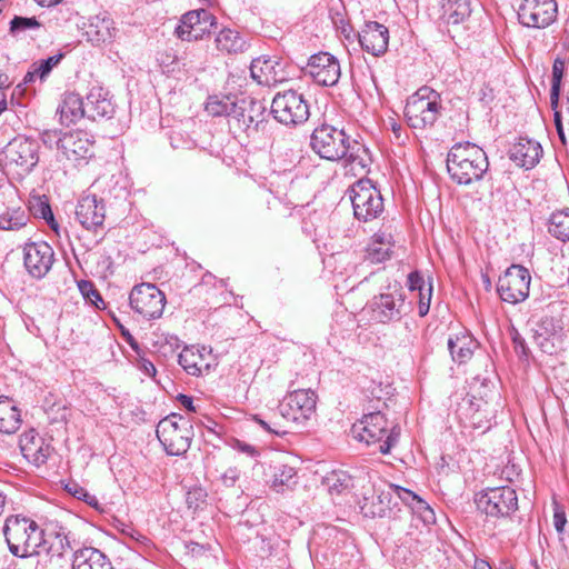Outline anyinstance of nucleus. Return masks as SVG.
Masks as SVG:
<instances>
[{
    "mask_svg": "<svg viewBox=\"0 0 569 569\" xmlns=\"http://www.w3.org/2000/svg\"><path fill=\"white\" fill-rule=\"evenodd\" d=\"M311 149L329 161L345 160L353 171H366L372 162L368 148L357 140H350L343 129L322 123L310 136Z\"/></svg>",
    "mask_w": 569,
    "mask_h": 569,
    "instance_id": "1",
    "label": "nucleus"
},
{
    "mask_svg": "<svg viewBox=\"0 0 569 569\" xmlns=\"http://www.w3.org/2000/svg\"><path fill=\"white\" fill-rule=\"evenodd\" d=\"M488 168L486 152L473 143H456L448 152L447 170L450 178L458 184L468 186L481 180Z\"/></svg>",
    "mask_w": 569,
    "mask_h": 569,
    "instance_id": "2",
    "label": "nucleus"
},
{
    "mask_svg": "<svg viewBox=\"0 0 569 569\" xmlns=\"http://www.w3.org/2000/svg\"><path fill=\"white\" fill-rule=\"evenodd\" d=\"M3 535L10 552L19 558L38 555L43 540V531L36 521L20 515L7 518Z\"/></svg>",
    "mask_w": 569,
    "mask_h": 569,
    "instance_id": "3",
    "label": "nucleus"
},
{
    "mask_svg": "<svg viewBox=\"0 0 569 569\" xmlns=\"http://www.w3.org/2000/svg\"><path fill=\"white\" fill-rule=\"evenodd\" d=\"M351 432L356 439L367 445L378 443V450L382 455L390 452L400 436V427L393 425L389 428L388 420L381 411L367 415L353 423Z\"/></svg>",
    "mask_w": 569,
    "mask_h": 569,
    "instance_id": "4",
    "label": "nucleus"
},
{
    "mask_svg": "<svg viewBox=\"0 0 569 569\" xmlns=\"http://www.w3.org/2000/svg\"><path fill=\"white\" fill-rule=\"evenodd\" d=\"M441 109L439 93L429 87H421L407 100L405 117L413 129L431 128L438 120Z\"/></svg>",
    "mask_w": 569,
    "mask_h": 569,
    "instance_id": "5",
    "label": "nucleus"
},
{
    "mask_svg": "<svg viewBox=\"0 0 569 569\" xmlns=\"http://www.w3.org/2000/svg\"><path fill=\"white\" fill-rule=\"evenodd\" d=\"M157 438L170 456H181L188 451L193 438L192 426L182 416L172 413L157 426Z\"/></svg>",
    "mask_w": 569,
    "mask_h": 569,
    "instance_id": "6",
    "label": "nucleus"
},
{
    "mask_svg": "<svg viewBox=\"0 0 569 569\" xmlns=\"http://www.w3.org/2000/svg\"><path fill=\"white\" fill-rule=\"evenodd\" d=\"M350 200L355 218L359 221L369 222L383 213L382 196L369 179H360L351 187Z\"/></svg>",
    "mask_w": 569,
    "mask_h": 569,
    "instance_id": "7",
    "label": "nucleus"
},
{
    "mask_svg": "<svg viewBox=\"0 0 569 569\" xmlns=\"http://www.w3.org/2000/svg\"><path fill=\"white\" fill-rule=\"evenodd\" d=\"M475 503L487 517L506 518L518 509V497L509 486L487 488L476 493Z\"/></svg>",
    "mask_w": 569,
    "mask_h": 569,
    "instance_id": "8",
    "label": "nucleus"
},
{
    "mask_svg": "<svg viewBox=\"0 0 569 569\" xmlns=\"http://www.w3.org/2000/svg\"><path fill=\"white\" fill-rule=\"evenodd\" d=\"M270 112L278 122L284 126L301 124L310 116L307 100L295 90L277 93L272 99Z\"/></svg>",
    "mask_w": 569,
    "mask_h": 569,
    "instance_id": "9",
    "label": "nucleus"
},
{
    "mask_svg": "<svg viewBox=\"0 0 569 569\" xmlns=\"http://www.w3.org/2000/svg\"><path fill=\"white\" fill-rule=\"evenodd\" d=\"M266 107L253 99H237L234 108L229 113V129L234 134L244 133L250 137L258 132L259 126L264 121Z\"/></svg>",
    "mask_w": 569,
    "mask_h": 569,
    "instance_id": "10",
    "label": "nucleus"
},
{
    "mask_svg": "<svg viewBox=\"0 0 569 569\" xmlns=\"http://www.w3.org/2000/svg\"><path fill=\"white\" fill-rule=\"evenodd\" d=\"M164 293L153 283L136 284L129 295L131 309L146 320L159 319L166 306Z\"/></svg>",
    "mask_w": 569,
    "mask_h": 569,
    "instance_id": "11",
    "label": "nucleus"
},
{
    "mask_svg": "<svg viewBox=\"0 0 569 569\" xmlns=\"http://www.w3.org/2000/svg\"><path fill=\"white\" fill-rule=\"evenodd\" d=\"M531 276L527 268L511 264L498 279L497 292L502 301L516 305L529 296Z\"/></svg>",
    "mask_w": 569,
    "mask_h": 569,
    "instance_id": "12",
    "label": "nucleus"
},
{
    "mask_svg": "<svg viewBox=\"0 0 569 569\" xmlns=\"http://www.w3.org/2000/svg\"><path fill=\"white\" fill-rule=\"evenodd\" d=\"M317 395L311 389H299L288 393L279 403L280 415L288 421L303 425L316 411Z\"/></svg>",
    "mask_w": 569,
    "mask_h": 569,
    "instance_id": "13",
    "label": "nucleus"
},
{
    "mask_svg": "<svg viewBox=\"0 0 569 569\" xmlns=\"http://www.w3.org/2000/svg\"><path fill=\"white\" fill-rule=\"evenodd\" d=\"M388 290V292L375 296L368 306L371 318L381 323L399 320L403 313L405 296L402 288L395 283L389 286Z\"/></svg>",
    "mask_w": 569,
    "mask_h": 569,
    "instance_id": "14",
    "label": "nucleus"
},
{
    "mask_svg": "<svg viewBox=\"0 0 569 569\" xmlns=\"http://www.w3.org/2000/svg\"><path fill=\"white\" fill-rule=\"evenodd\" d=\"M557 16L556 0H521L518 8L519 22L527 28H547L556 21Z\"/></svg>",
    "mask_w": 569,
    "mask_h": 569,
    "instance_id": "15",
    "label": "nucleus"
},
{
    "mask_svg": "<svg viewBox=\"0 0 569 569\" xmlns=\"http://www.w3.org/2000/svg\"><path fill=\"white\" fill-rule=\"evenodd\" d=\"M302 71L316 83L325 87L335 86L341 76L338 59L329 52L312 54Z\"/></svg>",
    "mask_w": 569,
    "mask_h": 569,
    "instance_id": "16",
    "label": "nucleus"
},
{
    "mask_svg": "<svg viewBox=\"0 0 569 569\" xmlns=\"http://www.w3.org/2000/svg\"><path fill=\"white\" fill-rule=\"evenodd\" d=\"M54 261L52 247L44 242H28L23 247V264L34 279H42L51 270Z\"/></svg>",
    "mask_w": 569,
    "mask_h": 569,
    "instance_id": "17",
    "label": "nucleus"
},
{
    "mask_svg": "<svg viewBox=\"0 0 569 569\" xmlns=\"http://www.w3.org/2000/svg\"><path fill=\"white\" fill-rule=\"evenodd\" d=\"M39 146L29 138H14L4 149V157L9 164H14L21 172H30L38 163Z\"/></svg>",
    "mask_w": 569,
    "mask_h": 569,
    "instance_id": "18",
    "label": "nucleus"
},
{
    "mask_svg": "<svg viewBox=\"0 0 569 569\" xmlns=\"http://www.w3.org/2000/svg\"><path fill=\"white\" fill-rule=\"evenodd\" d=\"M119 29L109 13L102 12L90 17L83 27V36L94 47L112 43L118 37Z\"/></svg>",
    "mask_w": 569,
    "mask_h": 569,
    "instance_id": "19",
    "label": "nucleus"
},
{
    "mask_svg": "<svg viewBox=\"0 0 569 569\" xmlns=\"http://www.w3.org/2000/svg\"><path fill=\"white\" fill-rule=\"evenodd\" d=\"M533 341L540 350L553 355L562 343V327L553 317H542L533 328Z\"/></svg>",
    "mask_w": 569,
    "mask_h": 569,
    "instance_id": "20",
    "label": "nucleus"
},
{
    "mask_svg": "<svg viewBox=\"0 0 569 569\" xmlns=\"http://www.w3.org/2000/svg\"><path fill=\"white\" fill-rule=\"evenodd\" d=\"M397 497L393 490L388 485L387 490L376 491L370 497H363L360 505V510L365 517L383 518L396 515Z\"/></svg>",
    "mask_w": 569,
    "mask_h": 569,
    "instance_id": "21",
    "label": "nucleus"
},
{
    "mask_svg": "<svg viewBox=\"0 0 569 569\" xmlns=\"http://www.w3.org/2000/svg\"><path fill=\"white\" fill-rule=\"evenodd\" d=\"M359 42L365 51L379 57L388 49L389 30L377 21L366 22L359 33Z\"/></svg>",
    "mask_w": 569,
    "mask_h": 569,
    "instance_id": "22",
    "label": "nucleus"
},
{
    "mask_svg": "<svg viewBox=\"0 0 569 569\" xmlns=\"http://www.w3.org/2000/svg\"><path fill=\"white\" fill-rule=\"evenodd\" d=\"M76 218L87 230H96L103 224L106 218L103 201L96 196L82 197L76 207Z\"/></svg>",
    "mask_w": 569,
    "mask_h": 569,
    "instance_id": "23",
    "label": "nucleus"
},
{
    "mask_svg": "<svg viewBox=\"0 0 569 569\" xmlns=\"http://www.w3.org/2000/svg\"><path fill=\"white\" fill-rule=\"evenodd\" d=\"M87 119L97 121L111 119L116 112V106L109 91L101 87H93L86 97Z\"/></svg>",
    "mask_w": 569,
    "mask_h": 569,
    "instance_id": "24",
    "label": "nucleus"
},
{
    "mask_svg": "<svg viewBox=\"0 0 569 569\" xmlns=\"http://www.w3.org/2000/svg\"><path fill=\"white\" fill-rule=\"evenodd\" d=\"M19 446L22 456L37 467L44 465L51 453L50 445L33 429L21 435Z\"/></svg>",
    "mask_w": 569,
    "mask_h": 569,
    "instance_id": "25",
    "label": "nucleus"
},
{
    "mask_svg": "<svg viewBox=\"0 0 569 569\" xmlns=\"http://www.w3.org/2000/svg\"><path fill=\"white\" fill-rule=\"evenodd\" d=\"M267 485L277 493L293 490L298 483V475L295 467L284 462H272L268 467Z\"/></svg>",
    "mask_w": 569,
    "mask_h": 569,
    "instance_id": "26",
    "label": "nucleus"
},
{
    "mask_svg": "<svg viewBox=\"0 0 569 569\" xmlns=\"http://www.w3.org/2000/svg\"><path fill=\"white\" fill-rule=\"evenodd\" d=\"M60 152L71 161L87 159L92 154V141L83 131L64 132Z\"/></svg>",
    "mask_w": 569,
    "mask_h": 569,
    "instance_id": "27",
    "label": "nucleus"
},
{
    "mask_svg": "<svg viewBox=\"0 0 569 569\" xmlns=\"http://www.w3.org/2000/svg\"><path fill=\"white\" fill-rule=\"evenodd\" d=\"M510 159L519 167L532 169L542 156L541 144L532 139L519 138L509 151Z\"/></svg>",
    "mask_w": 569,
    "mask_h": 569,
    "instance_id": "28",
    "label": "nucleus"
},
{
    "mask_svg": "<svg viewBox=\"0 0 569 569\" xmlns=\"http://www.w3.org/2000/svg\"><path fill=\"white\" fill-rule=\"evenodd\" d=\"M281 64L271 57H259L252 60L250 72L252 79L259 84L271 86L284 79L281 72Z\"/></svg>",
    "mask_w": 569,
    "mask_h": 569,
    "instance_id": "29",
    "label": "nucleus"
},
{
    "mask_svg": "<svg viewBox=\"0 0 569 569\" xmlns=\"http://www.w3.org/2000/svg\"><path fill=\"white\" fill-rule=\"evenodd\" d=\"M72 569H113V567L102 551L93 547H83L73 552Z\"/></svg>",
    "mask_w": 569,
    "mask_h": 569,
    "instance_id": "30",
    "label": "nucleus"
},
{
    "mask_svg": "<svg viewBox=\"0 0 569 569\" xmlns=\"http://www.w3.org/2000/svg\"><path fill=\"white\" fill-rule=\"evenodd\" d=\"M86 109V102L79 93L67 92L58 109L61 123L70 126L77 123L83 118H87Z\"/></svg>",
    "mask_w": 569,
    "mask_h": 569,
    "instance_id": "31",
    "label": "nucleus"
},
{
    "mask_svg": "<svg viewBox=\"0 0 569 569\" xmlns=\"http://www.w3.org/2000/svg\"><path fill=\"white\" fill-rule=\"evenodd\" d=\"M472 12L470 0H442L440 19L446 24H461Z\"/></svg>",
    "mask_w": 569,
    "mask_h": 569,
    "instance_id": "32",
    "label": "nucleus"
},
{
    "mask_svg": "<svg viewBox=\"0 0 569 569\" xmlns=\"http://www.w3.org/2000/svg\"><path fill=\"white\" fill-rule=\"evenodd\" d=\"M392 248V236L379 231L372 236L371 242L368 244L366 259L371 263H381L390 258Z\"/></svg>",
    "mask_w": 569,
    "mask_h": 569,
    "instance_id": "33",
    "label": "nucleus"
},
{
    "mask_svg": "<svg viewBox=\"0 0 569 569\" xmlns=\"http://www.w3.org/2000/svg\"><path fill=\"white\" fill-rule=\"evenodd\" d=\"M433 540L435 533L429 525L411 522L405 543L416 552H423L430 549Z\"/></svg>",
    "mask_w": 569,
    "mask_h": 569,
    "instance_id": "34",
    "label": "nucleus"
},
{
    "mask_svg": "<svg viewBox=\"0 0 569 569\" xmlns=\"http://www.w3.org/2000/svg\"><path fill=\"white\" fill-rule=\"evenodd\" d=\"M206 348L202 350L191 347H184L179 353L178 362L183 370L191 376H200L203 370H209L210 365L207 362L204 355Z\"/></svg>",
    "mask_w": 569,
    "mask_h": 569,
    "instance_id": "35",
    "label": "nucleus"
},
{
    "mask_svg": "<svg viewBox=\"0 0 569 569\" xmlns=\"http://www.w3.org/2000/svg\"><path fill=\"white\" fill-rule=\"evenodd\" d=\"M20 426V411L8 397L0 396V432L14 433Z\"/></svg>",
    "mask_w": 569,
    "mask_h": 569,
    "instance_id": "36",
    "label": "nucleus"
},
{
    "mask_svg": "<svg viewBox=\"0 0 569 569\" xmlns=\"http://www.w3.org/2000/svg\"><path fill=\"white\" fill-rule=\"evenodd\" d=\"M476 341L469 335H457L448 340V349L453 361L463 363L469 360L473 353Z\"/></svg>",
    "mask_w": 569,
    "mask_h": 569,
    "instance_id": "37",
    "label": "nucleus"
},
{
    "mask_svg": "<svg viewBox=\"0 0 569 569\" xmlns=\"http://www.w3.org/2000/svg\"><path fill=\"white\" fill-rule=\"evenodd\" d=\"M322 486L331 496H339L351 490L353 478L345 470H332L322 478Z\"/></svg>",
    "mask_w": 569,
    "mask_h": 569,
    "instance_id": "38",
    "label": "nucleus"
},
{
    "mask_svg": "<svg viewBox=\"0 0 569 569\" xmlns=\"http://www.w3.org/2000/svg\"><path fill=\"white\" fill-rule=\"evenodd\" d=\"M30 220L27 209L22 207H8L0 213V229L17 231L26 227Z\"/></svg>",
    "mask_w": 569,
    "mask_h": 569,
    "instance_id": "39",
    "label": "nucleus"
},
{
    "mask_svg": "<svg viewBox=\"0 0 569 569\" xmlns=\"http://www.w3.org/2000/svg\"><path fill=\"white\" fill-rule=\"evenodd\" d=\"M217 48L228 53H238L247 49L248 43L236 30L222 29L216 38Z\"/></svg>",
    "mask_w": 569,
    "mask_h": 569,
    "instance_id": "40",
    "label": "nucleus"
},
{
    "mask_svg": "<svg viewBox=\"0 0 569 569\" xmlns=\"http://www.w3.org/2000/svg\"><path fill=\"white\" fill-rule=\"evenodd\" d=\"M193 16H198V19H192V31H188V36H191V41L202 39L206 34H210L211 30L216 28V18L211 12L206 9L191 11Z\"/></svg>",
    "mask_w": 569,
    "mask_h": 569,
    "instance_id": "41",
    "label": "nucleus"
},
{
    "mask_svg": "<svg viewBox=\"0 0 569 569\" xmlns=\"http://www.w3.org/2000/svg\"><path fill=\"white\" fill-rule=\"evenodd\" d=\"M548 231L558 240L569 241V208L557 210L549 218Z\"/></svg>",
    "mask_w": 569,
    "mask_h": 569,
    "instance_id": "42",
    "label": "nucleus"
},
{
    "mask_svg": "<svg viewBox=\"0 0 569 569\" xmlns=\"http://www.w3.org/2000/svg\"><path fill=\"white\" fill-rule=\"evenodd\" d=\"M237 97L233 96H210L206 102L204 110L212 117H227L234 108Z\"/></svg>",
    "mask_w": 569,
    "mask_h": 569,
    "instance_id": "43",
    "label": "nucleus"
},
{
    "mask_svg": "<svg viewBox=\"0 0 569 569\" xmlns=\"http://www.w3.org/2000/svg\"><path fill=\"white\" fill-rule=\"evenodd\" d=\"M409 509L412 512L411 522L429 526L436 522L433 510L422 498L418 497Z\"/></svg>",
    "mask_w": 569,
    "mask_h": 569,
    "instance_id": "44",
    "label": "nucleus"
},
{
    "mask_svg": "<svg viewBox=\"0 0 569 569\" xmlns=\"http://www.w3.org/2000/svg\"><path fill=\"white\" fill-rule=\"evenodd\" d=\"M207 497L208 493L202 487L194 486L187 491L186 503L189 509L197 511L207 505Z\"/></svg>",
    "mask_w": 569,
    "mask_h": 569,
    "instance_id": "45",
    "label": "nucleus"
},
{
    "mask_svg": "<svg viewBox=\"0 0 569 569\" xmlns=\"http://www.w3.org/2000/svg\"><path fill=\"white\" fill-rule=\"evenodd\" d=\"M78 287L83 298L92 306L98 309H103L106 307L102 297L91 281L81 280L78 283Z\"/></svg>",
    "mask_w": 569,
    "mask_h": 569,
    "instance_id": "46",
    "label": "nucleus"
},
{
    "mask_svg": "<svg viewBox=\"0 0 569 569\" xmlns=\"http://www.w3.org/2000/svg\"><path fill=\"white\" fill-rule=\"evenodd\" d=\"M40 27L39 21L36 19V17H19L16 16L10 21V32L12 34H20L27 30L30 29H37Z\"/></svg>",
    "mask_w": 569,
    "mask_h": 569,
    "instance_id": "47",
    "label": "nucleus"
},
{
    "mask_svg": "<svg viewBox=\"0 0 569 569\" xmlns=\"http://www.w3.org/2000/svg\"><path fill=\"white\" fill-rule=\"evenodd\" d=\"M64 132L59 129H48L40 132V140L49 149H57L61 151L62 139Z\"/></svg>",
    "mask_w": 569,
    "mask_h": 569,
    "instance_id": "48",
    "label": "nucleus"
},
{
    "mask_svg": "<svg viewBox=\"0 0 569 569\" xmlns=\"http://www.w3.org/2000/svg\"><path fill=\"white\" fill-rule=\"evenodd\" d=\"M198 19V16H193L191 11L184 13L174 29V34L182 41H191V36H188V31H192V19Z\"/></svg>",
    "mask_w": 569,
    "mask_h": 569,
    "instance_id": "49",
    "label": "nucleus"
},
{
    "mask_svg": "<svg viewBox=\"0 0 569 569\" xmlns=\"http://www.w3.org/2000/svg\"><path fill=\"white\" fill-rule=\"evenodd\" d=\"M31 210L36 217L44 219L52 229L57 230L58 223L48 202L39 200L31 207Z\"/></svg>",
    "mask_w": 569,
    "mask_h": 569,
    "instance_id": "50",
    "label": "nucleus"
},
{
    "mask_svg": "<svg viewBox=\"0 0 569 569\" xmlns=\"http://www.w3.org/2000/svg\"><path fill=\"white\" fill-rule=\"evenodd\" d=\"M62 58H63V54L58 53V54L51 56L47 59H43V60L39 61L38 63H33L32 67H36V72H38V77L42 80L51 72L53 67H56L61 61Z\"/></svg>",
    "mask_w": 569,
    "mask_h": 569,
    "instance_id": "51",
    "label": "nucleus"
},
{
    "mask_svg": "<svg viewBox=\"0 0 569 569\" xmlns=\"http://www.w3.org/2000/svg\"><path fill=\"white\" fill-rule=\"evenodd\" d=\"M390 488L393 490L395 497H397V506L399 505V501H401L403 505L410 508L415 500L419 497L413 491L398 485L390 483Z\"/></svg>",
    "mask_w": 569,
    "mask_h": 569,
    "instance_id": "52",
    "label": "nucleus"
},
{
    "mask_svg": "<svg viewBox=\"0 0 569 569\" xmlns=\"http://www.w3.org/2000/svg\"><path fill=\"white\" fill-rule=\"evenodd\" d=\"M432 296V286L428 283L426 290H421L418 292V313L420 317H425L429 312L430 301Z\"/></svg>",
    "mask_w": 569,
    "mask_h": 569,
    "instance_id": "53",
    "label": "nucleus"
},
{
    "mask_svg": "<svg viewBox=\"0 0 569 569\" xmlns=\"http://www.w3.org/2000/svg\"><path fill=\"white\" fill-rule=\"evenodd\" d=\"M565 61L557 58L553 61L552 66V79H551V87H553L555 93L557 92V89L561 86V80L565 73Z\"/></svg>",
    "mask_w": 569,
    "mask_h": 569,
    "instance_id": "54",
    "label": "nucleus"
},
{
    "mask_svg": "<svg viewBox=\"0 0 569 569\" xmlns=\"http://www.w3.org/2000/svg\"><path fill=\"white\" fill-rule=\"evenodd\" d=\"M408 287L410 291L426 290L428 284L418 272H411L408 276Z\"/></svg>",
    "mask_w": 569,
    "mask_h": 569,
    "instance_id": "55",
    "label": "nucleus"
},
{
    "mask_svg": "<svg viewBox=\"0 0 569 569\" xmlns=\"http://www.w3.org/2000/svg\"><path fill=\"white\" fill-rule=\"evenodd\" d=\"M511 339L515 351L520 356H527L528 347L526 345V340L516 329H513L511 332Z\"/></svg>",
    "mask_w": 569,
    "mask_h": 569,
    "instance_id": "56",
    "label": "nucleus"
},
{
    "mask_svg": "<svg viewBox=\"0 0 569 569\" xmlns=\"http://www.w3.org/2000/svg\"><path fill=\"white\" fill-rule=\"evenodd\" d=\"M139 370H141L148 377H154L157 369L152 361L146 358H140L137 363Z\"/></svg>",
    "mask_w": 569,
    "mask_h": 569,
    "instance_id": "57",
    "label": "nucleus"
},
{
    "mask_svg": "<svg viewBox=\"0 0 569 569\" xmlns=\"http://www.w3.org/2000/svg\"><path fill=\"white\" fill-rule=\"evenodd\" d=\"M566 523L567 518L565 511L557 507L553 513V526L557 532L561 533L565 529Z\"/></svg>",
    "mask_w": 569,
    "mask_h": 569,
    "instance_id": "58",
    "label": "nucleus"
},
{
    "mask_svg": "<svg viewBox=\"0 0 569 569\" xmlns=\"http://www.w3.org/2000/svg\"><path fill=\"white\" fill-rule=\"evenodd\" d=\"M233 448L240 452H243V453L250 456V457H256L259 453L256 447H253L249 443H246L243 441H240V440H237L234 442Z\"/></svg>",
    "mask_w": 569,
    "mask_h": 569,
    "instance_id": "59",
    "label": "nucleus"
},
{
    "mask_svg": "<svg viewBox=\"0 0 569 569\" xmlns=\"http://www.w3.org/2000/svg\"><path fill=\"white\" fill-rule=\"evenodd\" d=\"M66 490L79 500L83 499V495L87 492V490L79 486L77 482L67 483Z\"/></svg>",
    "mask_w": 569,
    "mask_h": 569,
    "instance_id": "60",
    "label": "nucleus"
},
{
    "mask_svg": "<svg viewBox=\"0 0 569 569\" xmlns=\"http://www.w3.org/2000/svg\"><path fill=\"white\" fill-rule=\"evenodd\" d=\"M178 401L190 412H196L197 409L193 405V399L190 396L180 393L177 397Z\"/></svg>",
    "mask_w": 569,
    "mask_h": 569,
    "instance_id": "61",
    "label": "nucleus"
},
{
    "mask_svg": "<svg viewBox=\"0 0 569 569\" xmlns=\"http://www.w3.org/2000/svg\"><path fill=\"white\" fill-rule=\"evenodd\" d=\"M555 126L557 129V133L563 144H566L565 131L561 122V117L558 111L555 112Z\"/></svg>",
    "mask_w": 569,
    "mask_h": 569,
    "instance_id": "62",
    "label": "nucleus"
},
{
    "mask_svg": "<svg viewBox=\"0 0 569 569\" xmlns=\"http://www.w3.org/2000/svg\"><path fill=\"white\" fill-rule=\"evenodd\" d=\"M81 500L96 509L98 508L99 502H98L97 497L93 495H90L88 491L86 492V495H83V499H81Z\"/></svg>",
    "mask_w": 569,
    "mask_h": 569,
    "instance_id": "63",
    "label": "nucleus"
},
{
    "mask_svg": "<svg viewBox=\"0 0 569 569\" xmlns=\"http://www.w3.org/2000/svg\"><path fill=\"white\" fill-rule=\"evenodd\" d=\"M559 96H560V88L557 89V92L555 94L553 87H551V90H550V102H551L552 108L557 107L558 101H559Z\"/></svg>",
    "mask_w": 569,
    "mask_h": 569,
    "instance_id": "64",
    "label": "nucleus"
}]
</instances>
